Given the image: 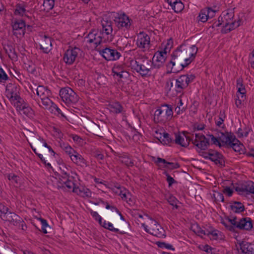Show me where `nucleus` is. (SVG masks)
<instances>
[{
	"label": "nucleus",
	"instance_id": "1",
	"mask_svg": "<svg viewBox=\"0 0 254 254\" xmlns=\"http://www.w3.org/2000/svg\"><path fill=\"white\" fill-rule=\"evenodd\" d=\"M131 68L138 73L142 77H148L151 75L153 67L151 61L144 57H138L131 62Z\"/></svg>",
	"mask_w": 254,
	"mask_h": 254
},
{
	"label": "nucleus",
	"instance_id": "2",
	"mask_svg": "<svg viewBox=\"0 0 254 254\" xmlns=\"http://www.w3.org/2000/svg\"><path fill=\"white\" fill-rule=\"evenodd\" d=\"M234 12L232 10L224 11L219 16L223 24L221 33L226 34L241 25L242 20L239 19L237 22L233 20Z\"/></svg>",
	"mask_w": 254,
	"mask_h": 254
},
{
	"label": "nucleus",
	"instance_id": "3",
	"mask_svg": "<svg viewBox=\"0 0 254 254\" xmlns=\"http://www.w3.org/2000/svg\"><path fill=\"white\" fill-rule=\"evenodd\" d=\"M172 59L169 63L167 65L168 68H171L170 72H176L179 69H175V66L178 67L181 63L189 62L190 59V54L184 53L183 51L178 48L174 51L171 55Z\"/></svg>",
	"mask_w": 254,
	"mask_h": 254
},
{
	"label": "nucleus",
	"instance_id": "4",
	"mask_svg": "<svg viewBox=\"0 0 254 254\" xmlns=\"http://www.w3.org/2000/svg\"><path fill=\"white\" fill-rule=\"evenodd\" d=\"M183 136L180 134L174 133L173 135L175 136V139L171 137L170 134L164 132L163 135V138L161 142L163 144H168L170 143L175 142V143L180 145L183 147H186L189 145L190 141V136L187 135L189 133L186 131H183Z\"/></svg>",
	"mask_w": 254,
	"mask_h": 254
},
{
	"label": "nucleus",
	"instance_id": "5",
	"mask_svg": "<svg viewBox=\"0 0 254 254\" xmlns=\"http://www.w3.org/2000/svg\"><path fill=\"white\" fill-rule=\"evenodd\" d=\"M145 231L158 238H164L166 235H165V230L155 220L151 219L148 225L144 223L142 224Z\"/></svg>",
	"mask_w": 254,
	"mask_h": 254
},
{
	"label": "nucleus",
	"instance_id": "6",
	"mask_svg": "<svg viewBox=\"0 0 254 254\" xmlns=\"http://www.w3.org/2000/svg\"><path fill=\"white\" fill-rule=\"evenodd\" d=\"M36 94L41 100L43 106L42 107L45 109L50 108L53 103V101L50 99L52 95L50 90L47 87L39 85L36 89Z\"/></svg>",
	"mask_w": 254,
	"mask_h": 254
},
{
	"label": "nucleus",
	"instance_id": "7",
	"mask_svg": "<svg viewBox=\"0 0 254 254\" xmlns=\"http://www.w3.org/2000/svg\"><path fill=\"white\" fill-rule=\"evenodd\" d=\"M59 95L62 100L68 105L76 104L79 100L78 96L70 87L62 88Z\"/></svg>",
	"mask_w": 254,
	"mask_h": 254
},
{
	"label": "nucleus",
	"instance_id": "8",
	"mask_svg": "<svg viewBox=\"0 0 254 254\" xmlns=\"http://www.w3.org/2000/svg\"><path fill=\"white\" fill-rule=\"evenodd\" d=\"M168 47L164 48L163 50L155 53L152 59V64L154 68H160L164 65L167 56Z\"/></svg>",
	"mask_w": 254,
	"mask_h": 254
},
{
	"label": "nucleus",
	"instance_id": "9",
	"mask_svg": "<svg viewBox=\"0 0 254 254\" xmlns=\"http://www.w3.org/2000/svg\"><path fill=\"white\" fill-rule=\"evenodd\" d=\"M115 23L119 29L128 30L131 26L132 20L125 13H118L114 19Z\"/></svg>",
	"mask_w": 254,
	"mask_h": 254
},
{
	"label": "nucleus",
	"instance_id": "10",
	"mask_svg": "<svg viewBox=\"0 0 254 254\" xmlns=\"http://www.w3.org/2000/svg\"><path fill=\"white\" fill-rule=\"evenodd\" d=\"M104 37L105 36L102 35L101 31L98 32V31L94 30L90 32L85 39H86L87 43L92 44L93 46L97 48L101 43L106 42L104 41Z\"/></svg>",
	"mask_w": 254,
	"mask_h": 254
},
{
	"label": "nucleus",
	"instance_id": "11",
	"mask_svg": "<svg viewBox=\"0 0 254 254\" xmlns=\"http://www.w3.org/2000/svg\"><path fill=\"white\" fill-rule=\"evenodd\" d=\"M237 217H235L233 219L228 218L229 222L232 225L240 229H245L250 230L253 228L252 221L250 218H243L239 222L236 221Z\"/></svg>",
	"mask_w": 254,
	"mask_h": 254
},
{
	"label": "nucleus",
	"instance_id": "12",
	"mask_svg": "<svg viewBox=\"0 0 254 254\" xmlns=\"http://www.w3.org/2000/svg\"><path fill=\"white\" fill-rule=\"evenodd\" d=\"M195 139L193 141L191 138V143L193 144V147L195 149L199 150H205L207 149L209 143L208 139L205 136L200 133H195Z\"/></svg>",
	"mask_w": 254,
	"mask_h": 254
},
{
	"label": "nucleus",
	"instance_id": "13",
	"mask_svg": "<svg viewBox=\"0 0 254 254\" xmlns=\"http://www.w3.org/2000/svg\"><path fill=\"white\" fill-rule=\"evenodd\" d=\"M98 50L103 57L107 61H114L118 60L121 56V53L117 50L106 48L102 50Z\"/></svg>",
	"mask_w": 254,
	"mask_h": 254
},
{
	"label": "nucleus",
	"instance_id": "14",
	"mask_svg": "<svg viewBox=\"0 0 254 254\" xmlns=\"http://www.w3.org/2000/svg\"><path fill=\"white\" fill-rule=\"evenodd\" d=\"M112 22L110 20L103 19L101 21L102 26V35H105L104 41H111L112 39V33L113 31Z\"/></svg>",
	"mask_w": 254,
	"mask_h": 254
},
{
	"label": "nucleus",
	"instance_id": "15",
	"mask_svg": "<svg viewBox=\"0 0 254 254\" xmlns=\"http://www.w3.org/2000/svg\"><path fill=\"white\" fill-rule=\"evenodd\" d=\"M26 24L25 21L21 19H15L12 22L13 35L17 37L24 35L25 32Z\"/></svg>",
	"mask_w": 254,
	"mask_h": 254
},
{
	"label": "nucleus",
	"instance_id": "16",
	"mask_svg": "<svg viewBox=\"0 0 254 254\" xmlns=\"http://www.w3.org/2000/svg\"><path fill=\"white\" fill-rule=\"evenodd\" d=\"M166 90L167 93L173 96H176L178 93L182 92L179 85L175 83V79H168L166 83Z\"/></svg>",
	"mask_w": 254,
	"mask_h": 254
},
{
	"label": "nucleus",
	"instance_id": "17",
	"mask_svg": "<svg viewBox=\"0 0 254 254\" xmlns=\"http://www.w3.org/2000/svg\"><path fill=\"white\" fill-rule=\"evenodd\" d=\"M80 51V49L77 47L67 50L64 55L63 59L64 62L68 64H72L75 62Z\"/></svg>",
	"mask_w": 254,
	"mask_h": 254
},
{
	"label": "nucleus",
	"instance_id": "18",
	"mask_svg": "<svg viewBox=\"0 0 254 254\" xmlns=\"http://www.w3.org/2000/svg\"><path fill=\"white\" fill-rule=\"evenodd\" d=\"M150 42L149 36L144 32H140L136 41L137 47L143 51H147L150 48Z\"/></svg>",
	"mask_w": 254,
	"mask_h": 254
},
{
	"label": "nucleus",
	"instance_id": "19",
	"mask_svg": "<svg viewBox=\"0 0 254 254\" xmlns=\"http://www.w3.org/2000/svg\"><path fill=\"white\" fill-rule=\"evenodd\" d=\"M16 88H15V90L13 89L7 93V96L11 101H16V108L17 110H19L21 109L22 107L24 106H27V103H26L24 100L21 98L16 92H15Z\"/></svg>",
	"mask_w": 254,
	"mask_h": 254
},
{
	"label": "nucleus",
	"instance_id": "20",
	"mask_svg": "<svg viewBox=\"0 0 254 254\" xmlns=\"http://www.w3.org/2000/svg\"><path fill=\"white\" fill-rule=\"evenodd\" d=\"M3 49L8 57L12 61L17 60L18 56L15 50V46L11 42L2 43Z\"/></svg>",
	"mask_w": 254,
	"mask_h": 254
},
{
	"label": "nucleus",
	"instance_id": "21",
	"mask_svg": "<svg viewBox=\"0 0 254 254\" xmlns=\"http://www.w3.org/2000/svg\"><path fill=\"white\" fill-rule=\"evenodd\" d=\"M115 187L118 190L116 192L119 193L123 200L126 201L129 204L133 203L131 194L124 187H121L120 185H117Z\"/></svg>",
	"mask_w": 254,
	"mask_h": 254
},
{
	"label": "nucleus",
	"instance_id": "22",
	"mask_svg": "<svg viewBox=\"0 0 254 254\" xmlns=\"http://www.w3.org/2000/svg\"><path fill=\"white\" fill-rule=\"evenodd\" d=\"M239 247L236 245L240 254H254V249L251 243L243 241L239 243Z\"/></svg>",
	"mask_w": 254,
	"mask_h": 254
},
{
	"label": "nucleus",
	"instance_id": "23",
	"mask_svg": "<svg viewBox=\"0 0 254 254\" xmlns=\"http://www.w3.org/2000/svg\"><path fill=\"white\" fill-rule=\"evenodd\" d=\"M209 155V159L214 162L215 164L221 166H225L224 157L221 153L215 150H210V154Z\"/></svg>",
	"mask_w": 254,
	"mask_h": 254
},
{
	"label": "nucleus",
	"instance_id": "24",
	"mask_svg": "<svg viewBox=\"0 0 254 254\" xmlns=\"http://www.w3.org/2000/svg\"><path fill=\"white\" fill-rule=\"evenodd\" d=\"M31 141L32 142L33 145L37 148L39 150V149H41L42 146H44L45 147L47 148L49 150L53 153V155L54 156L55 154V152L51 148V147L47 144L46 142L44 139L41 138L40 137H38L37 138H33L32 139Z\"/></svg>",
	"mask_w": 254,
	"mask_h": 254
},
{
	"label": "nucleus",
	"instance_id": "25",
	"mask_svg": "<svg viewBox=\"0 0 254 254\" xmlns=\"http://www.w3.org/2000/svg\"><path fill=\"white\" fill-rule=\"evenodd\" d=\"M70 158L72 161L77 166H80L82 167H86L87 166L86 160L76 151Z\"/></svg>",
	"mask_w": 254,
	"mask_h": 254
},
{
	"label": "nucleus",
	"instance_id": "26",
	"mask_svg": "<svg viewBox=\"0 0 254 254\" xmlns=\"http://www.w3.org/2000/svg\"><path fill=\"white\" fill-rule=\"evenodd\" d=\"M115 210L119 214V215L120 216L121 219L122 220V222L120 224L117 225L116 226L118 227L120 230H121V232H120V234H126L129 230V224L125 220L124 217L122 214V213L119 211L117 208H115Z\"/></svg>",
	"mask_w": 254,
	"mask_h": 254
},
{
	"label": "nucleus",
	"instance_id": "27",
	"mask_svg": "<svg viewBox=\"0 0 254 254\" xmlns=\"http://www.w3.org/2000/svg\"><path fill=\"white\" fill-rule=\"evenodd\" d=\"M9 222L22 230H25L27 229V226L24 221L16 214L13 215L11 221H10Z\"/></svg>",
	"mask_w": 254,
	"mask_h": 254
},
{
	"label": "nucleus",
	"instance_id": "28",
	"mask_svg": "<svg viewBox=\"0 0 254 254\" xmlns=\"http://www.w3.org/2000/svg\"><path fill=\"white\" fill-rule=\"evenodd\" d=\"M190 81V77L188 74L182 75L178 78L175 79V83L179 85L182 92L185 88L188 86Z\"/></svg>",
	"mask_w": 254,
	"mask_h": 254
},
{
	"label": "nucleus",
	"instance_id": "29",
	"mask_svg": "<svg viewBox=\"0 0 254 254\" xmlns=\"http://www.w3.org/2000/svg\"><path fill=\"white\" fill-rule=\"evenodd\" d=\"M52 42L50 37L45 35L40 44V49L45 53H48L52 50Z\"/></svg>",
	"mask_w": 254,
	"mask_h": 254
},
{
	"label": "nucleus",
	"instance_id": "30",
	"mask_svg": "<svg viewBox=\"0 0 254 254\" xmlns=\"http://www.w3.org/2000/svg\"><path fill=\"white\" fill-rule=\"evenodd\" d=\"M72 191L82 197H88L91 196V192L89 189L83 186L76 187V188H74Z\"/></svg>",
	"mask_w": 254,
	"mask_h": 254
},
{
	"label": "nucleus",
	"instance_id": "31",
	"mask_svg": "<svg viewBox=\"0 0 254 254\" xmlns=\"http://www.w3.org/2000/svg\"><path fill=\"white\" fill-rule=\"evenodd\" d=\"M86 127L89 131L98 136H101L102 133L100 130L99 125L90 121L86 124Z\"/></svg>",
	"mask_w": 254,
	"mask_h": 254
},
{
	"label": "nucleus",
	"instance_id": "32",
	"mask_svg": "<svg viewBox=\"0 0 254 254\" xmlns=\"http://www.w3.org/2000/svg\"><path fill=\"white\" fill-rule=\"evenodd\" d=\"M233 137H235V136L231 133H229L228 132L226 133L220 132V135L219 136L220 142L224 143L228 146L233 140Z\"/></svg>",
	"mask_w": 254,
	"mask_h": 254
},
{
	"label": "nucleus",
	"instance_id": "33",
	"mask_svg": "<svg viewBox=\"0 0 254 254\" xmlns=\"http://www.w3.org/2000/svg\"><path fill=\"white\" fill-rule=\"evenodd\" d=\"M108 109L111 112L119 114L123 111V107L118 102H112L109 104Z\"/></svg>",
	"mask_w": 254,
	"mask_h": 254
},
{
	"label": "nucleus",
	"instance_id": "34",
	"mask_svg": "<svg viewBox=\"0 0 254 254\" xmlns=\"http://www.w3.org/2000/svg\"><path fill=\"white\" fill-rule=\"evenodd\" d=\"M251 181H248L243 183L240 186H238L235 188L236 191L238 192L240 194L246 192V194H248L249 192V187L250 186Z\"/></svg>",
	"mask_w": 254,
	"mask_h": 254
},
{
	"label": "nucleus",
	"instance_id": "35",
	"mask_svg": "<svg viewBox=\"0 0 254 254\" xmlns=\"http://www.w3.org/2000/svg\"><path fill=\"white\" fill-rule=\"evenodd\" d=\"M231 210L235 213H241L245 210V206L242 203L239 201H234L231 205Z\"/></svg>",
	"mask_w": 254,
	"mask_h": 254
},
{
	"label": "nucleus",
	"instance_id": "36",
	"mask_svg": "<svg viewBox=\"0 0 254 254\" xmlns=\"http://www.w3.org/2000/svg\"><path fill=\"white\" fill-rule=\"evenodd\" d=\"M60 147L70 157L76 151L69 144L64 142H60Z\"/></svg>",
	"mask_w": 254,
	"mask_h": 254
},
{
	"label": "nucleus",
	"instance_id": "37",
	"mask_svg": "<svg viewBox=\"0 0 254 254\" xmlns=\"http://www.w3.org/2000/svg\"><path fill=\"white\" fill-rule=\"evenodd\" d=\"M22 108L19 110L22 114L26 115L29 118H33L34 116V111L27 104V106H24L21 107Z\"/></svg>",
	"mask_w": 254,
	"mask_h": 254
},
{
	"label": "nucleus",
	"instance_id": "38",
	"mask_svg": "<svg viewBox=\"0 0 254 254\" xmlns=\"http://www.w3.org/2000/svg\"><path fill=\"white\" fill-rule=\"evenodd\" d=\"M208 14L206 9L205 8L201 9L199 13V15L196 17V21L198 23L199 22H205L208 19L207 15Z\"/></svg>",
	"mask_w": 254,
	"mask_h": 254
},
{
	"label": "nucleus",
	"instance_id": "39",
	"mask_svg": "<svg viewBox=\"0 0 254 254\" xmlns=\"http://www.w3.org/2000/svg\"><path fill=\"white\" fill-rule=\"evenodd\" d=\"M120 160L127 167H131L134 166V162L129 156L124 155L120 157Z\"/></svg>",
	"mask_w": 254,
	"mask_h": 254
},
{
	"label": "nucleus",
	"instance_id": "40",
	"mask_svg": "<svg viewBox=\"0 0 254 254\" xmlns=\"http://www.w3.org/2000/svg\"><path fill=\"white\" fill-rule=\"evenodd\" d=\"M242 146L243 145L240 143L239 140L235 137H233V140L228 147L232 148L236 152H240L242 149Z\"/></svg>",
	"mask_w": 254,
	"mask_h": 254
},
{
	"label": "nucleus",
	"instance_id": "41",
	"mask_svg": "<svg viewBox=\"0 0 254 254\" xmlns=\"http://www.w3.org/2000/svg\"><path fill=\"white\" fill-rule=\"evenodd\" d=\"M164 114V110H163V107L161 108L157 109L155 113L154 116V121L155 123H158L163 120L162 115Z\"/></svg>",
	"mask_w": 254,
	"mask_h": 254
},
{
	"label": "nucleus",
	"instance_id": "42",
	"mask_svg": "<svg viewBox=\"0 0 254 254\" xmlns=\"http://www.w3.org/2000/svg\"><path fill=\"white\" fill-rule=\"evenodd\" d=\"M178 48L182 50L184 53L190 54V40L188 39L184 41V42Z\"/></svg>",
	"mask_w": 254,
	"mask_h": 254
},
{
	"label": "nucleus",
	"instance_id": "43",
	"mask_svg": "<svg viewBox=\"0 0 254 254\" xmlns=\"http://www.w3.org/2000/svg\"><path fill=\"white\" fill-rule=\"evenodd\" d=\"M55 5V0H44L43 3V10L49 11L53 9Z\"/></svg>",
	"mask_w": 254,
	"mask_h": 254
},
{
	"label": "nucleus",
	"instance_id": "44",
	"mask_svg": "<svg viewBox=\"0 0 254 254\" xmlns=\"http://www.w3.org/2000/svg\"><path fill=\"white\" fill-rule=\"evenodd\" d=\"M191 231H193L195 235L198 236H201V235H206L205 231L201 229V228L198 226L197 223H191Z\"/></svg>",
	"mask_w": 254,
	"mask_h": 254
},
{
	"label": "nucleus",
	"instance_id": "45",
	"mask_svg": "<svg viewBox=\"0 0 254 254\" xmlns=\"http://www.w3.org/2000/svg\"><path fill=\"white\" fill-rule=\"evenodd\" d=\"M163 110H164V114L166 116V120H170L173 116V111L171 107L167 105L163 106Z\"/></svg>",
	"mask_w": 254,
	"mask_h": 254
},
{
	"label": "nucleus",
	"instance_id": "46",
	"mask_svg": "<svg viewBox=\"0 0 254 254\" xmlns=\"http://www.w3.org/2000/svg\"><path fill=\"white\" fill-rule=\"evenodd\" d=\"M60 181H61V183L64 184L65 185V186L69 190L72 189L73 190L74 188H76L75 183L70 179L65 181H64L62 179H60Z\"/></svg>",
	"mask_w": 254,
	"mask_h": 254
},
{
	"label": "nucleus",
	"instance_id": "47",
	"mask_svg": "<svg viewBox=\"0 0 254 254\" xmlns=\"http://www.w3.org/2000/svg\"><path fill=\"white\" fill-rule=\"evenodd\" d=\"M25 11L26 10L23 6H21L20 4H18L16 5V8L15 9L14 14L16 15H23Z\"/></svg>",
	"mask_w": 254,
	"mask_h": 254
},
{
	"label": "nucleus",
	"instance_id": "48",
	"mask_svg": "<svg viewBox=\"0 0 254 254\" xmlns=\"http://www.w3.org/2000/svg\"><path fill=\"white\" fill-rule=\"evenodd\" d=\"M172 8L175 12L178 13L183 10L184 5L181 1H177V2L175 3V4L173 5Z\"/></svg>",
	"mask_w": 254,
	"mask_h": 254
},
{
	"label": "nucleus",
	"instance_id": "49",
	"mask_svg": "<svg viewBox=\"0 0 254 254\" xmlns=\"http://www.w3.org/2000/svg\"><path fill=\"white\" fill-rule=\"evenodd\" d=\"M156 244L158 246V247L160 248H166L167 249L171 250L173 251L175 250V249L173 247L172 245L168 243H166L165 242H157Z\"/></svg>",
	"mask_w": 254,
	"mask_h": 254
},
{
	"label": "nucleus",
	"instance_id": "50",
	"mask_svg": "<svg viewBox=\"0 0 254 254\" xmlns=\"http://www.w3.org/2000/svg\"><path fill=\"white\" fill-rule=\"evenodd\" d=\"M38 220L41 221L42 224L41 231L44 234H47V231L46 228L50 227V226L48 225L47 220L42 218H39Z\"/></svg>",
	"mask_w": 254,
	"mask_h": 254
},
{
	"label": "nucleus",
	"instance_id": "51",
	"mask_svg": "<svg viewBox=\"0 0 254 254\" xmlns=\"http://www.w3.org/2000/svg\"><path fill=\"white\" fill-rule=\"evenodd\" d=\"M15 213L11 212V211H7L6 213L4 214L3 215H1V219L3 220L7 221L9 222L10 221H11L12 218L13 217V215H15Z\"/></svg>",
	"mask_w": 254,
	"mask_h": 254
},
{
	"label": "nucleus",
	"instance_id": "52",
	"mask_svg": "<svg viewBox=\"0 0 254 254\" xmlns=\"http://www.w3.org/2000/svg\"><path fill=\"white\" fill-rule=\"evenodd\" d=\"M207 136L209 137L208 140L210 139L212 144L221 146V143L220 142L219 136L216 137H215L213 134H209L207 135Z\"/></svg>",
	"mask_w": 254,
	"mask_h": 254
},
{
	"label": "nucleus",
	"instance_id": "53",
	"mask_svg": "<svg viewBox=\"0 0 254 254\" xmlns=\"http://www.w3.org/2000/svg\"><path fill=\"white\" fill-rule=\"evenodd\" d=\"M8 76L3 69L0 66V82L5 83L8 79Z\"/></svg>",
	"mask_w": 254,
	"mask_h": 254
},
{
	"label": "nucleus",
	"instance_id": "54",
	"mask_svg": "<svg viewBox=\"0 0 254 254\" xmlns=\"http://www.w3.org/2000/svg\"><path fill=\"white\" fill-rule=\"evenodd\" d=\"M128 75V72H123V73H117V74L113 73V76L114 78H117L118 81H120L123 78H127Z\"/></svg>",
	"mask_w": 254,
	"mask_h": 254
},
{
	"label": "nucleus",
	"instance_id": "55",
	"mask_svg": "<svg viewBox=\"0 0 254 254\" xmlns=\"http://www.w3.org/2000/svg\"><path fill=\"white\" fill-rule=\"evenodd\" d=\"M213 197L216 201L224 202V201L223 194L219 192H215L213 194Z\"/></svg>",
	"mask_w": 254,
	"mask_h": 254
},
{
	"label": "nucleus",
	"instance_id": "56",
	"mask_svg": "<svg viewBox=\"0 0 254 254\" xmlns=\"http://www.w3.org/2000/svg\"><path fill=\"white\" fill-rule=\"evenodd\" d=\"M123 72L127 71L124 70L122 65L115 66L112 68V73L114 74H117V73H123Z\"/></svg>",
	"mask_w": 254,
	"mask_h": 254
},
{
	"label": "nucleus",
	"instance_id": "57",
	"mask_svg": "<svg viewBox=\"0 0 254 254\" xmlns=\"http://www.w3.org/2000/svg\"><path fill=\"white\" fill-rule=\"evenodd\" d=\"M50 107L53 108V109H55V111L57 112V114L58 115H60L62 117L66 119V117L64 116V115L62 112L61 110L57 106L56 104L53 102L52 104L50 106Z\"/></svg>",
	"mask_w": 254,
	"mask_h": 254
},
{
	"label": "nucleus",
	"instance_id": "58",
	"mask_svg": "<svg viewBox=\"0 0 254 254\" xmlns=\"http://www.w3.org/2000/svg\"><path fill=\"white\" fill-rule=\"evenodd\" d=\"M167 200L170 205L175 206L176 208H178L177 205V199L174 196L170 195L167 198Z\"/></svg>",
	"mask_w": 254,
	"mask_h": 254
},
{
	"label": "nucleus",
	"instance_id": "59",
	"mask_svg": "<svg viewBox=\"0 0 254 254\" xmlns=\"http://www.w3.org/2000/svg\"><path fill=\"white\" fill-rule=\"evenodd\" d=\"M90 214L91 216L97 221L99 222L100 224L102 223V218L96 211H93L92 210L90 211Z\"/></svg>",
	"mask_w": 254,
	"mask_h": 254
},
{
	"label": "nucleus",
	"instance_id": "60",
	"mask_svg": "<svg viewBox=\"0 0 254 254\" xmlns=\"http://www.w3.org/2000/svg\"><path fill=\"white\" fill-rule=\"evenodd\" d=\"M205 9H206V11L208 12V14H207L208 19L212 18L215 16L216 12V10H213L212 8L209 7H206Z\"/></svg>",
	"mask_w": 254,
	"mask_h": 254
},
{
	"label": "nucleus",
	"instance_id": "61",
	"mask_svg": "<svg viewBox=\"0 0 254 254\" xmlns=\"http://www.w3.org/2000/svg\"><path fill=\"white\" fill-rule=\"evenodd\" d=\"M164 167L170 169H174L178 168L179 167V165L178 163L168 162L167 165H165Z\"/></svg>",
	"mask_w": 254,
	"mask_h": 254
},
{
	"label": "nucleus",
	"instance_id": "62",
	"mask_svg": "<svg viewBox=\"0 0 254 254\" xmlns=\"http://www.w3.org/2000/svg\"><path fill=\"white\" fill-rule=\"evenodd\" d=\"M107 226H107V227L106 229H108L111 231H112V232H114L115 233H120V232H121L120 231L119 228H115L113 227V224L110 222H107Z\"/></svg>",
	"mask_w": 254,
	"mask_h": 254
},
{
	"label": "nucleus",
	"instance_id": "63",
	"mask_svg": "<svg viewBox=\"0 0 254 254\" xmlns=\"http://www.w3.org/2000/svg\"><path fill=\"white\" fill-rule=\"evenodd\" d=\"M218 232H219L218 231L214 230L211 231H208L207 233H206V235H211L212 236L211 239L217 240L218 239Z\"/></svg>",
	"mask_w": 254,
	"mask_h": 254
},
{
	"label": "nucleus",
	"instance_id": "64",
	"mask_svg": "<svg viewBox=\"0 0 254 254\" xmlns=\"http://www.w3.org/2000/svg\"><path fill=\"white\" fill-rule=\"evenodd\" d=\"M164 174H166L167 176V181L169 184V186L170 187L173 184L176 183V181L174 179L173 177L170 176L166 172H165Z\"/></svg>",
	"mask_w": 254,
	"mask_h": 254
}]
</instances>
